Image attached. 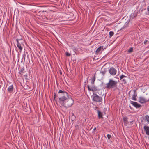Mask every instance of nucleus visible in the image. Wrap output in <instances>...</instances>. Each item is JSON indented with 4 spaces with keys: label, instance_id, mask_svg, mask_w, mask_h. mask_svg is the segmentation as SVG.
<instances>
[{
    "label": "nucleus",
    "instance_id": "nucleus-1",
    "mask_svg": "<svg viewBox=\"0 0 149 149\" xmlns=\"http://www.w3.org/2000/svg\"><path fill=\"white\" fill-rule=\"evenodd\" d=\"M57 97L59 98L60 102L62 104L64 101L67 100L69 97L67 92L60 90L57 94Z\"/></svg>",
    "mask_w": 149,
    "mask_h": 149
},
{
    "label": "nucleus",
    "instance_id": "nucleus-2",
    "mask_svg": "<svg viewBox=\"0 0 149 149\" xmlns=\"http://www.w3.org/2000/svg\"><path fill=\"white\" fill-rule=\"evenodd\" d=\"M117 82L112 79H110L109 82L106 84V88L108 89L115 90L117 88Z\"/></svg>",
    "mask_w": 149,
    "mask_h": 149
},
{
    "label": "nucleus",
    "instance_id": "nucleus-3",
    "mask_svg": "<svg viewBox=\"0 0 149 149\" xmlns=\"http://www.w3.org/2000/svg\"><path fill=\"white\" fill-rule=\"evenodd\" d=\"M73 103L74 100L72 98L69 97L68 98L67 100L64 101L61 105L67 107H70L73 104Z\"/></svg>",
    "mask_w": 149,
    "mask_h": 149
},
{
    "label": "nucleus",
    "instance_id": "nucleus-4",
    "mask_svg": "<svg viewBox=\"0 0 149 149\" xmlns=\"http://www.w3.org/2000/svg\"><path fill=\"white\" fill-rule=\"evenodd\" d=\"M93 100L98 102H101L102 98L101 97L98 96L97 93H93Z\"/></svg>",
    "mask_w": 149,
    "mask_h": 149
},
{
    "label": "nucleus",
    "instance_id": "nucleus-5",
    "mask_svg": "<svg viewBox=\"0 0 149 149\" xmlns=\"http://www.w3.org/2000/svg\"><path fill=\"white\" fill-rule=\"evenodd\" d=\"M110 74L112 75H115L117 72L116 70L113 67H111L109 70Z\"/></svg>",
    "mask_w": 149,
    "mask_h": 149
},
{
    "label": "nucleus",
    "instance_id": "nucleus-6",
    "mask_svg": "<svg viewBox=\"0 0 149 149\" xmlns=\"http://www.w3.org/2000/svg\"><path fill=\"white\" fill-rule=\"evenodd\" d=\"M16 40L17 42V46L19 49L20 52H21L23 49V48L21 46V45H22V44H21V43L19 42V41H21L22 40L17 39Z\"/></svg>",
    "mask_w": 149,
    "mask_h": 149
},
{
    "label": "nucleus",
    "instance_id": "nucleus-7",
    "mask_svg": "<svg viewBox=\"0 0 149 149\" xmlns=\"http://www.w3.org/2000/svg\"><path fill=\"white\" fill-rule=\"evenodd\" d=\"M104 50L103 46H100L98 47L96 51V53L97 54H100L102 51Z\"/></svg>",
    "mask_w": 149,
    "mask_h": 149
},
{
    "label": "nucleus",
    "instance_id": "nucleus-8",
    "mask_svg": "<svg viewBox=\"0 0 149 149\" xmlns=\"http://www.w3.org/2000/svg\"><path fill=\"white\" fill-rule=\"evenodd\" d=\"M143 128L146 134L147 135H149V126L145 125L144 126Z\"/></svg>",
    "mask_w": 149,
    "mask_h": 149
},
{
    "label": "nucleus",
    "instance_id": "nucleus-9",
    "mask_svg": "<svg viewBox=\"0 0 149 149\" xmlns=\"http://www.w3.org/2000/svg\"><path fill=\"white\" fill-rule=\"evenodd\" d=\"M146 100L143 97H139V101L141 103H143L145 102L146 101Z\"/></svg>",
    "mask_w": 149,
    "mask_h": 149
},
{
    "label": "nucleus",
    "instance_id": "nucleus-10",
    "mask_svg": "<svg viewBox=\"0 0 149 149\" xmlns=\"http://www.w3.org/2000/svg\"><path fill=\"white\" fill-rule=\"evenodd\" d=\"M131 104L137 108H139L141 106L140 104H139L137 102H136L131 101Z\"/></svg>",
    "mask_w": 149,
    "mask_h": 149
},
{
    "label": "nucleus",
    "instance_id": "nucleus-11",
    "mask_svg": "<svg viewBox=\"0 0 149 149\" xmlns=\"http://www.w3.org/2000/svg\"><path fill=\"white\" fill-rule=\"evenodd\" d=\"M133 91L134 92V93L132 96V98L133 100L136 101V97L137 96V94L136 93V91L135 90H133Z\"/></svg>",
    "mask_w": 149,
    "mask_h": 149
},
{
    "label": "nucleus",
    "instance_id": "nucleus-12",
    "mask_svg": "<svg viewBox=\"0 0 149 149\" xmlns=\"http://www.w3.org/2000/svg\"><path fill=\"white\" fill-rule=\"evenodd\" d=\"M13 90V88L12 85L10 86L8 89V92L10 93H11Z\"/></svg>",
    "mask_w": 149,
    "mask_h": 149
},
{
    "label": "nucleus",
    "instance_id": "nucleus-13",
    "mask_svg": "<svg viewBox=\"0 0 149 149\" xmlns=\"http://www.w3.org/2000/svg\"><path fill=\"white\" fill-rule=\"evenodd\" d=\"M97 112L98 114V117L99 118H102L103 117L102 113L99 110H97Z\"/></svg>",
    "mask_w": 149,
    "mask_h": 149
},
{
    "label": "nucleus",
    "instance_id": "nucleus-14",
    "mask_svg": "<svg viewBox=\"0 0 149 149\" xmlns=\"http://www.w3.org/2000/svg\"><path fill=\"white\" fill-rule=\"evenodd\" d=\"M72 115L71 117V119L72 121L74 120L75 119V116H74V114L73 113H72Z\"/></svg>",
    "mask_w": 149,
    "mask_h": 149
},
{
    "label": "nucleus",
    "instance_id": "nucleus-15",
    "mask_svg": "<svg viewBox=\"0 0 149 149\" xmlns=\"http://www.w3.org/2000/svg\"><path fill=\"white\" fill-rule=\"evenodd\" d=\"M95 77L94 76L92 78V79L91 80V83L92 84H93L94 83L95 81Z\"/></svg>",
    "mask_w": 149,
    "mask_h": 149
},
{
    "label": "nucleus",
    "instance_id": "nucleus-16",
    "mask_svg": "<svg viewBox=\"0 0 149 149\" xmlns=\"http://www.w3.org/2000/svg\"><path fill=\"white\" fill-rule=\"evenodd\" d=\"M145 120L149 123V116L146 115L145 116Z\"/></svg>",
    "mask_w": 149,
    "mask_h": 149
},
{
    "label": "nucleus",
    "instance_id": "nucleus-17",
    "mask_svg": "<svg viewBox=\"0 0 149 149\" xmlns=\"http://www.w3.org/2000/svg\"><path fill=\"white\" fill-rule=\"evenodd\" d=\"M124 77L127 78V77L123 74H122L120 77V79L121 80Z\"/></svg>",
    "mask_w": 149,
    "mask_h": 149
},
{
    "label": "nucleus",
    "instance_id": "nucleus-18",
    "mask_svg": "<svg viewBox=\"0 0 149 149\" xmlns=\"http://www.w3.org/2000/svg\"><path fill=\"white\" fill-rule=\"evenodd\" d=\"M88 88L89 91H93V88L92 87L91 88H90L89 86H88Z\"/></svg>",
    "mask_w": 149,
    "mask_h": 149
},
{
    "label": "nucleus",
    "instance_id": "nucleus-19",
    "mask_svg": "<svg viewBox=\"0 0 149 149\" xmlns=\"http://www.w3.org/2000/svg\"><path fill=\"white\" fill-rule=\"evenodd\" d=\"M109 34L110 35V38L113 35L114 33L113 31H110L109 33Z\"/></svg>",
    "mask_w": 149,
    "mask_h": 149
},
{
    "label": "nucleus",
    "instance_id": "nucleus-20",
    "mask_svg": "<svg viewBox=\"0 0 149 149\" xmlns=\"http://www.w3.org/2000/svg\"><path fill=\"white\" fill-rule=\"evenodd\" d=\"M133 48L132 47H131L130 48V49L128 50V52L129 53H131L133 51Z\"/></svg>",
    "mask_w": 149,
    "mask_h": 149
},
{
    "label": "nucleus",
    "instance_id": "nucleus-21",
    "mask_svg": "<svg viewBox=\"0 0 149 149\" xmlns=\"http://www.w3.org/2000/svg\"><path fill=\"white\" fill-rule=\"evenodd\" d=\"M102 91L101 90H99L96 93H97L99 95L102 94Z\"/></svg>",
    "mask_w": 149,
    "mask_h": 149
},
{
    "label": "nucleus",
    "instance_id": "nucleus-22",
    "mask_svg": "<svg viewBox=\"0 0 149 149\" xmlns=\"http://www.w3.org/2000/svg\"><path fill=\"white\" fill-rule=\"evenodd\" d=\"M122 81L123 82V83L124 84H126V80L125 79L123 78L122 79Z\"/></svg>",
    "mask_w": 149,
    "mask_h": 149
},
{
    "label": "nucleus",
    "instance_id": "nucleus-23",
    "mask_svg": "<svg viewBox=\"0 0 149 149\" xmlns=\"http://www.w3.org/2000/svg\"><path fill=\"white\" fill-rule=\"evenodd\" d=\"M107 136L109 139H110V138L111 137V136L109 134H107Z\"/></svg>",
    "mask_w": 149,
    "mask_h": 149
},
{
    "label": "nucleus",
    "instance_id": "nucleus-24",
    "mask_svg": "<svg viewBox=\"0 0 149 149\" xmlns=\"http://www.w3.org/2000/svg\"><path fill=\"white\" fill-rule=\"evenodd\" d=\"M147 42L148 43H149V41H148L147 40H146L144 42V43L145 44H146L147 43Z\"/></svg>",
    "mask_w": 149,
    "mask_h": 149
},
{
    "label": "nucleus",
    "instance_id": "nucleus-25",
    "mask_svg": "<svg viewBox=\"0 0 149 149\" xmlns=\"http://www.w3.org/2000/svg\"><path fill=\"white\" fill-rule=\"evenodd\" d=\"M123 119L124 122H126L127 121V118H124Z\"/></svg>",
    "mask_w": 149,
    "mask_h": 149
},
{
    "label": "nucleus",
    "instance_id": "nucleus-26",
    "mask_svg": "<svg viewBox=\"0 0 149 149\" xmlns=\"http://www.w3.org/2000/svg\"><path fill=\"white\" fill-rule=\"evenodd\" d=\"M57 95L56 93H54V99H55V98L56 97H57Z\"/></svg>",
    "mask_w": 149,
    "mask_h": 149
},
{
    "label": "nucleus",
    "instance_id": "nucleus-27",
    "mask_svg": "<svg viewBox=\"0 0 149 149\" xmlns=\"http://www.w3.org/2000/svg\"><path fill=\"white\" fill-rule=\"evenodd\" d=\"M66 55L68 56H70V54L68 52H66Z\"/></svg>",
    "mask_w": 149,
    "mask_h": 149
},
{
    "label": "nucleus",
    "instance_id": "nucleus-28",
    "mask_svg": "<svg viewBox=\"0 0 149 149\" xmlns=\"http://www.w3.org/2000/svg\"><path fill=\"white\" fill-rule=\"evenodd\" d=\"M148 11L149 12V6H148L147 8Z\"/></svg>",
    "mask_w": 149,
    "mask_h": 149
},
{
    "label": "nucleus",
    "instance_id": "nucleus-29",
    "mask_svg": "<svg viewBox=\"0 0 149 149\" xmlns=\"http://www.w3.org/2000/svg\"><path fill=\"white\" fill-rule=\"evenodd\" d=\"M23 70H21V71H20V72H21V73H22L23 72Z\"/></svg>",
    "mask_w": 149,
    "mask_h": 149
},
{
    "label": "nucleus",
    "instance_id": "nucleus-30",
    "mask_svg": "<svg viewBox=\"0 0 149 149\" xmlns=\"http://www.w3.org/2000/svg\"><path fill=\"white\" fill-rule=\"evenodd\" d=\"M96 127H95V128H94V129H93V130H96Z\"/></svg>",
    "mask_w": 149,
    "mask_h": 149
}]
</instances>
